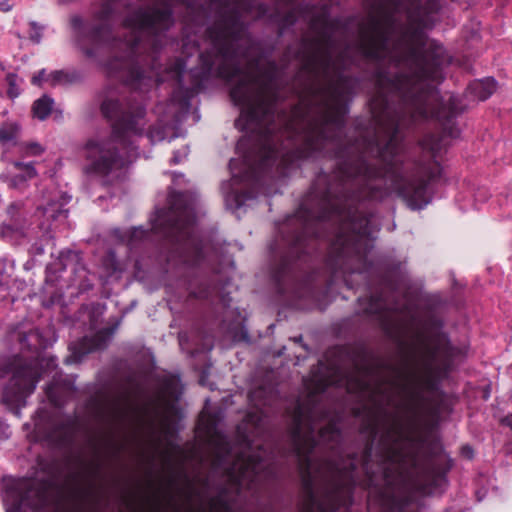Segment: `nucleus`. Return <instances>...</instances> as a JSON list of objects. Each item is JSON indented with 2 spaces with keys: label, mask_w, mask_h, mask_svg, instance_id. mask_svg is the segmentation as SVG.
I'll return each mask as SVG.
<instances>
[{
  "label": "nucleus",
  "mask_w": 512,
  "mask_h": 512,
  "mask_svg": "<svg viewBox=\"0 0 512 512\" xmlns=\"http://www.w3.org/2000/svg\"><path fill=\"white\" fill-rule=\"evenodd\" d=\"M277 6L279 34L300 17H310L314 36L289 46L280 64L268 60L250 78L242 77L230 97L241 114L236 126L255 134L243 156V178L260 186L284 177L300 160H336L331 173L320 171L296 212L278 227L270 246V264H302L328 242L325 264H371V216L359 209L363 200H381L394 192L412 210L431 202L428 185L441 177L433 152L428 159L406 161L400 130L419 120H435L455 137L459 114L454 98L445 103L426 81L441 82L447 61L444 47L414 31L395 41L396 14L405 13L417 28L430 25L433 0H374L381 15L371 16L361 30L362 55L378 66L376 93L369 101L373 135L345 143L348 102L356 79L345 71L353 63L350 44L335 53V34L347 28L341 17L324 9L312 14L298 0H272Z\"/></svg>",
  "instance_id": "obj_1"
},
{
  "label": "nucleus",
  "mask_w": 512,
  "mask_h": 512,
  "mask_svg": "<svg viewBox=\"0 0 512 512\" xmlns=\"http://www.w3.org/2000/svg\"><path fill=\"white\" fill-rule=\"evenodd\" d=\"M315 397L311 394L308 404L301 402L297 404L294 428L291 433L292 454L302 478L301 512H349L357 485L359 458L357 452L327 460L329 477L320 497L315 490V477L312 472L313 451L319 446L336 451L342 440L341 430L333 420L316 433L314 423L319 407L314 402ZM212 504L219 507L222 512H235L233 503L226 497L225 488L212 499ZM261 512H274V510L272 507H267Z\"/></svg>",
  "instance_id": "obj_2"
},
{
  "label": "nucleus",
  "mask_w": 512,
  "mask_h": 512,
  "mask_svg": "<svg viewBox=\"0 0 512 512\" xmlns=\"http://www.w3.org/2000/svg\"><path fill=\"white\" fill-rule=\"evenodd\" d=\"M196 213L194 202L186 192L170 195V207L157 211L151 230L134 227L129 231L114 229L112 235L130 250L150 240L153 236L163 242L168 260H178L189 265H197L203 258V244L194 231Z\"/></svg>",
  "instance_id": "obj_3"
},
{
  "label": "nucleus",
  "mask_w": 512,
  "mask_h": 512,
  "mask_svg": "<svg viewBox=\"0 0 512 512\" xmlns=\"http://www.w3.org/2000/svg\"><path fill=\"white\" fill-rule=\"evenodd\" d=\"M12 374L4 387L2 401L13 408L19 409L26 404L39 381L38 369L32 363H16L10 358H0V378Z\"/></svg>",
  "instance_id": "obj_4"
},
{
  "label": "nucleus",
  "mask_w": 512,
  "mask_h": 512,
  "mask_svg": "<svg viewBox=\"0 0 512 512\" xmlns=\"http://www.w3.org/2000/svg\"><path fill=\"white\" fill-rule=\"evenodd\" d=\"M245 441L249 446V453L240 455L228 469L229 481L237 494L243 489L254 490L262 473H270V452L262 446H258L257 451H252L253 444L248 436H245Z\"/></svg>",
  "instance_id": "obj_5"
},
{
  "label": "nucleus",
  "mask_w": 512,
  "mask_h": 512,
  "mask_svg": "<svg viewBox=\"0 0 512 512\" xmlns=\"http://www.w3.org/2000/svg\"><path fill=\"white\" fill-rule=\"evenodd\" d=\"M423 367L431 377H444L453 368L461 350L443 332L432 333L422 345Z\"/></svg>",
  "instance_id": "obj_6"
},
{
  "label": "nucleus",
  "mask_w": 512,
  "mask_h": 512,
  "mask_svg": "<svg viewBox=\"0 0 512 512\" xmlns=\"http://www.w3.org/2000/svg\"><path fill=\"white\" fill-rule=\"evenodd\" d=\"M67 203V198L57 196L48 201L46 205L38 208L37 212L43 220L38 225L41 235L38 236V232L35 233L37 239L29 248V253L32 256L43 255L45 246L52 239V229H56L66 222L69 212L68 209L65 208Z\"/></svg>",
  "instance_id": "obj_7"
},
{
  "label": "nucleus",
  "mask_w": 512,
  "mask_h": 512,
  "mask_svg": "<svg viewBox=\"0 0 512 512\" xmlns=\"http://www.w3.org/2000/svg\"><path fill=\"white\" fill-rule=\"evenodd\" d=\"M7 512H44L47 503V492L44 488L9 489L6 495Z\"/></svg>",
  "instance_id": "obj_8"
},
{
  "label": "nucleus",
  "mask_w": 512,
  "mask_h": 512,
  "mask_svg": "<svg viewBox=\"0 0 512 512\" xmlns=\"http://www.w3.org/2000/svg\"><path fill=\"white\" fill-rule=\"evenodd\" d=\"M381 290L365 297H359L358 301L364 314L375 316L379 320L386 321L390 312L396 310L387 298V293L396 290V284L386 276L381 278Z\"/></svg>",
  "instance_id": "obj_9"
},
{
  "label": "nucleus",
  "mask_w": 512,
  "mask_h": 512,
  "mask_svg": "<svg viewBox=\"0 0 512 512\" xmlns=\"http://www.w3.org/2000/svg\"><path fill=\"white\" fill-rule=\"evenodd\" d=\"M343 352L351 360L354 374L348 375L349 378L355 380V386L359 390H365L369 383L367 378L374 372L376 363L374 356L366 348L361 347L356 350L343 348Z\"/></svg>",
  "instance_id": "obj_10"
},
{
  "label": "nucleus",
  "mask_w": 512,
  "mask_h": 512,
  "mask_svg": "<svg viewBox=\"0 0 512 512\" xmlns=\"http://www.w3.org/2000/svg\"><path fill=\"white\" fill-rule=\"evenodd\" d=\"M119 325L120 321H117L114 325L99 330L91 337L84 336L78 343H75L73 347H70L73 351V355L77 359H81V357L94 350L105 348Z\"/></svg>",
  "instance_id": "obj_11"
},
{
  "label": "nucleus",
  "mask_w": 512,
  "mask_h": 512,
  "mask_svg": "<svg viewBox=\"0 0 512 512\" xmlns=\"http://www.w3.org/2000/svg\"><path fill=\"white\" fill-rule=\"evenodd\" d=\"M161 398L164 406L165 417L177 416L179 413L178 401L183 393L179 376L167 375L161 381Z\"/></svg>",
  "instance_id": "obj_12"
},
{
  "label": "nucleus",
  "mask_w": 512,
  "mask_h": 512,
  "mask_svg": "<svg viewBox=\"0 0 512 512\" xmlns=\"http://www.w3.org/2000/svg\"><path fill=\"white\" fill-rule=\"evenodd\" d=\"M22 208L23 203L20 201L13 202L8 206L7 213L10 216L11 223L2 224L0 230L2 237L12 238L20 236L29 240L32 239V230L26 225V220L21 213Z\"/></svg>",
  "instance_id": "obj_13"
},
{
  "label": "nucleus",
  "mask_w": 512,
  "mask_h": 512,
  "mask_svg": "<svg viewBox=\"0 0 512 512\" xmlns=\"http://www.w3.org/2000/svg\"><path fill=\"white\" fill-rule=\"evenodd\" d=\"M410 379L413 381L402 384L401 388L407 398L410 411L417 414L424 406L425 396L415 375H411Z\"/></svg>",
  "instance_id": "obj_14"
},
{
  "label": "nucleus",
  "mask_w": 512,
  "mask_h": 512,
  "mask_svg": "<svg viewBox=\"0 0 512 512\" xmlns=\"http://www.w3.org/2000/svg\"><path fill=\"white\" fill-rule=\"evenodd\" d=\"M14 167L17 168L20 173L15 174L10 180V186L13 188H22L26 185V182L37 176V171L34 167V163H23L15 162Z\"/></svg>",
  "instance_id": "obj_15"
},
{
  "label": "nucleus",
  "mask_w": 512,
  "mask_h": 512,
  "mask_svg": "<svg viewBox=\"0 0 512 512\" xmlns=\"http://www.w3.org/2000/svg\"><path fill=\"white\" fill-rule=\"evenodd\" d=\"M11 338H16L18 340L22 351H37L41 346L40 334L34 329H30L27 332L15 331L11 334Z\"/></svg>",
  "instance_id": "obj_16"
},
{
  "label": "nucleus",
  "mask_w": 512,
  "mask_h": 512,
  "mask_svg": "<svg viewBox=\"0 0 512 512\" xmlns=\"http://www.w3.org/2000/svg\"><path fill=\"white\" fill-rule=\"evenodd\" d=\"M428 467L433 476L442 477L452 468V460L441 453L431 451Z\"/></svg>",
  "instance_id": "obj_17"
},
{
  "label": "nucleus",
  "mask_w": 512,
  "mask_h": 512,
  "mask_svg": "<svg viewBox=\"0 0 512 512\" xmlns=\"http://www.w3.org/2000/svg\"><path fill=\"white\" fill-rule=\"evenodd\" d=\"M52 85H71L82 80L81 74L76 70H56L49 75Z\"/></svg>",
  "instance_id": "obj_18"
},
{
  "label": "nucleus",
  "mask_w": 512,
  "mask_h": 512,
  "mask_svg": "<svg viewBox=\"0 0 512 512\" xmlns=\"http://www.w3.org/2000/svg\"><path fill=\"white\" fill-rule=\"evenodd\" d=\"M53 106L54 100L48 95H43L32 105L33 116L40 121H44L50 116Z\"/></svg>",
  "instance_id": "obj_19"
},
{
  "label": "nucleus",
  "mask_w": 512,
  "mask_h": 512,
  "mask_svg": "<svg viewBox=\"0 0 512 512\" xmlns=\"http://www.w3.org/2000/svg\"><path fill=\"white\" fill-rule=\"evenodd\" d=\"M20 126L14 122H5L0 126V142L3 144L15 142Z\"/></svg>",
  "instance_id": "obj_20"
},
{
  "label": "nucleus",
  "mask_w": 512,
  "mask_h": 512,
  "mask_svg": "<svg viewBox=\"0 0 512 512\" xmlns=\"http://www.w3.org/2000/svg\"><path fill=\"white\" fill-rule=\"evenodd\" d=\"M8 89H7V96L10 99H15L21 94V89L19 83L22 82V80L19 79L18 75L16 73H8L5 78Z\"/></svg>",
  "instance_id": "obj_21"
},
{
  "label": "nucleus",
  "mask_w": 512,
  "mask_h": 512,
  "mask_svg": "<svg viewBox=\"0 0 512 512\" xmlns=\"http://www.w3.org/2000/svg\"><path fill=\"white\" fill-rule=\"evenodd\" d=\"M477 89H480L478 92V97L480 100L488 99L495 91V81L487 80L486 82L478 83Z\"/></svg>",
  "instance_id": "obj_22"
},
{
  "label": "nucleus",
  "mask_w": 512,
  "mask_h": 512,
  "mask_svg": "<svg viewBox=\"0 0 512 512\" xmlns=\"http://www.w3.org/2000/svg\"><path fill=\"white\" fill-rule=\"evenodd\" d=\"M58 388L55 383H50L45 388V394L50 401V403L55 407H61L63 405V401L58 395Z\"/></svg>",
  "instance_id": "obj_23"
},
{
  "label": "nucleus",
  "mask_w": 512,
  "mask_h": 512,
  "mask_svg": "<svg viewBox=\"0 0 512 512\" xmlns=\"http://www.w3.org/2000/svg\"><path fill=\"white\" fill-rule=\"evenodd\" d=\"M104 265L113 273L120 270V265L116 259L115 252L110 250L107 253V255L104 258Z\"/></svg>",
  "instance_id": "obj_24"
},
{
  "label": "nucleus",
  "mask_w": 512,
  "mask_h": 512,
  "mask_svg": "<svg viewBox=\"0 0 512 512\" xmlns=\"http://www.w3.org/2000/svg\"><path fill=\"white\" fill-rule=\"evenodd\" d=\"M45 80H47L46 79V71H45V69H42L33 75L32 79H31V83L33 85L40 86L42 84V82Z\"/></svg>",
  "instance_id": "obj_25"
},
{
  "label": "nucleus",
  "mask_w": 512,
  "mask_h": 512,
  "mask_svg": "<svg viewBox=\"0 0 512 512\" xmlns=\"http://www.w3.org/2000/svg\"><path fill=\"white\" fill-rule=\"evenodd\" d=\"M63 429V425L62 424H56V425H53V429L49 430L45 437L48 439V440H51V441H54L57 437H58V432L60 430Z\"/></svg>",
  "instance_id": "obj_26"
},
{
  "label": "nucleus",
  "mask_w": 512,
  "mask_h": 512,
  "mask_svg": "<svg viewBox=\"0 0 512 512\" xmlns=\"http://www.w3.org/2000/svg\"><path fill=\"white\" fill-rule=\"evenodd\" d=\"M147 136L151 139V141H154V140L160 141V140L164 139V135H163L162 131L160 129H156V128H150Z\"/></svg>",
  "instance_id": "obj_27"
},
{
  "label": "nucleus",
  "mask_w": 512,
  "mask_h": 512,
  "mask_svg": "<svg viewBox=\"0 0 512 512\" xmlns=\"http://www.w3.org/2000/svg\"><path fill=\"white\" fill-rule=\"evenodd\" d=\"M186 62L182 59L178 60L176 63V73L179 78V84L181 83V77L183 75L184 70L186 69Z\"/></svg>",
  "instance_id": "obj_28"
},
{
  "label": "nucleus",
  "mask_w": 512,
  "mask_h": 512,
  "mask_svg": "<svg viewBox=\"0 0 512 512\" xmlns=\"http://www.w3.org/2000/svg\"><path fill=\"white\" fill-rule=\"evenodd\" d=\"M61 258L62 259H71L78 262L80 260V254L75 251H67V252H61Z\"/></svg>",
  "instance_id": "obj_29"
},
{
  "label": "nucleus",
  "mask_w": 512,
  "mask_h": 512,
  "mask_svg": "<svg viewBox=\"0 0 512 512\" xmlns=\"http://www.w3.org/2000/svg\"><path fill=\"white\" fill-rule=\"evenodd\" d=\"M213 294V290L208 286L207 288L200 290L196 296L202 299H209L213 297Z\"/></svg>",
  "instance_id": "obj_30"
},
{
  "label": "nucleus",
  "mask_w": 512,
  "mask_h": 512,
  "mask_svg": "<svg viewBox=\"0 0 512 512\" xmlns=\"http://www.w3.org/2000/svg\"><path fill=\"white\" fill-rule=\"evenodd\" d=\"M13 4L10 0H0V10L3 12H9L12 10Z\"/></svg>",
  "instance_id": "obj_31"
},
{
  "label": "nucleus",
  "mask_w": 512,
  "mask_h": 512,
  "mask_svg": "<svg viewBox=\"0 0 512 512\" xmlns=\"http://www.w3.org/2000/svg\"><path fill=\"white\" fill-rule=\"evenodd\" d=\"M28 149L30 150L31 154L33 155H39L43 152V149L41 146L37 143H32L28 146Z\"/></svg>",
  "instance_id": "obj_32"
},
{
  "label": "nucleus",
  "mask_w": 512,
  "mask_h": 512,
  "mask_svg": "<svg viewBox=\"0 0 512 512\" xmlns=\"http://www.w3.org/2000/svg\"><path fill=\"white\" fill-rule=\"evenodd\" d=\"M462 454L467 458L471 459L473 457V449L470 446H463Z\"/></svg>",
  "instance_id": "obj_33"
},
{
  "label": "nucleus",
  "mask_w": 512,
  "mask_h": 512,
  "mask_svg": "<svg viewBox=\"0 0 512 512\" xmlns=\"http://www.w3.org/2000/svg\"><path fill=\"white\" fill-rule=\"evenodd\" d=\"M30 38H31V40H32L33 42H35V43H39V42H40V40H41V34H40V32H39V31H36V32H35V34H32V35L30 36Z\"/></svg>",
  "instance_id": "obj_34"
},
{
  "label": "nucleus",
  "mask_w": 512,
  "mask_h": 512,
  "mask_svg": "<svg viewBox=\"0 0 512 512\" xmlns=\"http://www.w3.org/2000/svg\"><path fill=\"white\" fill-rule=\"evenodd\" d=\"M503 422L512 429V413L508 415Z\"/></svg>",
  "instance_id": "obj_35"
},
{
  "label": "nucleus",
  "mask_w": 512,
  "mask_h": 512,
  "mask_svg": "<svg viewBox=\"0 0 512 512\" xmlns=\"http://www.w3.org/2000/svg\"><path fill=\"white\" fill-rule=\"evenodd\" d=\"M247 142H248V141H247V140H244V139H243V140H240V141L238 142V144H237V148H238V149H240V148H242V147L246 146V145H247Z\"/></svg>",
  "instance_id": "obj_36"
},
{
  "label": "nucleus",
  "mask_w": 512,
  "mask_h": 512,
  "mask_svg": "<svg viewBox=\"0 0 512 512\" xmlns=\"http://www.w3.org/2000/svg\"><path fill=\"white\" fill-rule=\"evenodd\" d=\"M174 164H177L179 163V156H177L176 154H174L172 160H171Z\"/></svg>",
  "instance_id": "obj_37"
},
{
  "label": "nucleus",
  "mask_w": 512,
  "mask_h": 512,
  "mask_svg": "<svg viewBox=\"0 0 512 512\" xmlns=\"http://www.w3.org/2000/svg\"><path fill=\"white\" fill-rule=\"evenodd\" d=\"M35 429H36L37 431H39V432L41 431V424H40V422H39V421H37V420H36V422H35Z\"/></svg>",
  "instance_id": "obj_38"
},
{
  "label": "nucleus",
  "mask_w": 512,
  "mask_h": 512,
  "mask_svg": "<svg viewBox=\"0 0 512 512\" xmlns=\"http://www.w3.org/2000/svg\"><path fill=\"white\" fill-rule=\"evenodd\" d=\"M411 462H412V466H413V467H416V466H417V458H416V456H415V455L412 457Z\"/></svg>",
  "instance_id": "obj_39"
},
{
  "label": "nucleus",
  "mask_w": 512,
  "mask_h": 512,
  "mask_svg": "<svg viewBox=\"0 0 512 512\" xmlns=\"http://www.w3.org/2000/svg\"><path fill=\"white\" fill-rule=\"evenodd\" d=\"M187 48H188V43L184 42L183 43V54H186Z\"/></svg>",
  "instance_id": "obj_40"
},
{
  "label": "nucleus",
  "mask_w": 512,
  "mask_h": 512,
  "mask_svg": "<svg viewBox=\"0 0 512 512\" xmlns=\"http://www.w3.org/2000/svg\"><path fill=\"white\" fill-rule=\"evenodd\" d=\"M31 27L34 28V29H39L38 25L36 22H31L30 23Z\"/></svg>",
  "instance_id": "obj_41"
},
{
  "label": "nucleus",
  "mask_w": 512,
  "mask_h": 512,
  "mask_svg": "<svg viewBox=\"0 0 512 512\" xmlns=\"http://www.w3.org/2000/svg\"><path fill=\"white\" fill-rule=\"evenodd\" d=\"M0 69L5 70V67L3 66V64L1 62H0Z\"/></svg>",
  "instance_id": "obj_42"
},
{
  "label": "nucleus",
  "mask_w": 512,
  "mask_h": 512,
  "mask_svg": "<svg viewBox=\"0 0 512 512\" xmlns=\"http://www.w3.org/2000/svg\"><path fill=\"white\" fill-rule=\"evenodd\" d=\"M301 339H302V337H301V336H299L298 338H296V339H295V341H296V342H299V341H301Z\"/></svg>",
  "instance_id": "obj_43"
},
{
  "label": "nucleus",
  "mask_w": 512,
  "mask_h": 512,
  "mask_svg": "<svg viewBox=\"0 0 512 512\" xmlns=\"http://www.w3.org/2000/svg\"><path fill=\"white\" fill-rule=\"evenodd\" d=\"M229 165L232 168V166L234 165V160H231Z\"/></svg>",
  "instance_id": "obj_44"
},
{
  "label": "nucleus",
  "mask_w": 512,
  "mask_h": 512,
  "mask_svg": "<svg viewBox=\"0 0 512 512\" xmlns=\"http://www.w3.org/2000/svg\"><path fill=\"white\" fill-rule=\"evenodd\" d=\"M196 51H199L198 45H194L193 47Z\"/></svg>",
  "instance_id": "obj_45"
}]
</instances>
